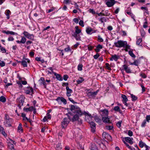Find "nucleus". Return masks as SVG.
Segmentation results:
<instances>
[{
  "mask_svg": "<svg viewBox=\"0 0 150 150\" xmlns=\"http://www.w3.org/2000/svg\"><path fill=\"white\" fill-rule=\"evenodd\" d=\"M74 113L75 114L74 115H73L71 112L66 114V115H67L68 119H70L73 122L79 120V117L84 115V111H82L80 108L79 107L78 108L76 109V110H75Z\"/></svg>",
  "mask_w": 150,
  "mask_h": 150,
  "instance_id": "1",
  "label": "nucleus"
},
{
  "mask_svg": "<svg viewBox=\"0 0 150 150\" xmlns=\"http://www.w3.org/2000/svg\"><path fill=\"white\" fill-rule=\"evenodd\" d=\"M123 142L124 144L129 149H130V148H131V146H130L127 143L125 142V141L124 140L123 141Z\"/></svg>",
  "mask_w": 150,
  "mask_h": 150,
  "instance_id": "57",
  "label": "nucleus"
},
{
  "mask_svg": "<svg viewBox=\"0 0 150 150\" xmlns=\"http://www.w3.org/2000/svg\"><path fill=\"white\" fill-rule=\"evenodd\" d=\"M122 121H119L116 124V125L118 128H120L121 127L122 124Z\"/></svg>",
  "mask_w": 150,
  "mask_h": 150,
  "instance_id": "40",
  "label": "nucleus"
},
{
  "mask_svg": "<svg viewBox=\"0 0 150 150\" xmlns=\"http://www.w3.org/2000/svg\"><path fill=\"white\" fill-rule=\"evenodd\" d=\"M68 77V75H65L63 76V79L64 80L66 81L67 80Z\"/></svg>",
  "mask_w": 150,
  "mask_h": 150,
  "instance_id": "61",
  "label": "nucleus"
},
{
  "mask_svg": "<svg viewBox=\"0 0 150 150\" xmlns=\"http://www.w3.org/2000/svg\"><path fill=\"white\" fill-rule=\"evenodd\" d=\"M125 139L126 141L127 142H128V143L130 144H132L133 143V142L132 141V140L133 139L132 138V139H131L130 137H125Z\"/></svg>",
  "mask_w": 150,
  "mask_h": 150,
  "instance_id": "11",
  "label": "nucleus"
},
{
  "mask_svg": "<svg viewBox=\"0 0 150 150\" xmlns=\"http://www.w3.org/2000/svg\"><path fill=\"white\" fill-rule=\"evenodd\" d=\"M26 41V39L24 37H23L21 39V40L20 41V42H21V43H24Z\"/></svg>",
  "mask_w": 150,
  "mask_h": 150,
  "instance_id": "34",
  "label": "nucleus"
},
{
  "mask_svg": "<svg viewBox=\"0 0 150 150\" xmlns=\"http://www.w3.org/2000/svg\"><path fill=\"white\" fill-rule=\"evenodd\" d=\"M109 1L106 2V4L108 7L112 6L115 4V0H108Z\"/></svg>",
  "mask_w": 150,
  "mask_h": 150,
  "instance_id": "7",
  "label": "nucleus"
},
{
  "mask_svg": "<svg viewBox=\"0 0 150 150\" xmlns=\"http://www.w3.org/2000/svg\"><path fill=\"white\" fill-rule=\"evenodd\" d=\"M0 101L3 103L5 102L6 101V98L4 96H1L0 97Z\"/></svg>",
  "mask_w": 150,
  "mask_h": 150,
  "instance_id": "29",
  "label": "nucleus"
},
{
  "mask_svg": "<svg viewBox=\"0 0 150 150\" xmlns=\"http://www.w3.org/2000/svg\"><path fill=\"white\" fill-rule=\"evenodd\" d=\"M126 44V42L122 40H118L117 42L114 43L115 46L117 47H123Z\"/></svg>",
  "mask_w": 150,
  "mask_h": 150,
  "instance_id": "4",
  "label": "nucleus"
},
{
  "mask_svg": "<svg viewBox=\"0 0 150 150\" xmlns=\"http://www.w3.org/2000/svg\"><path fill=\"white\" fill-rule=\"evenodd\" d=\"M56 100L58 102L60 100L64 104H66L67 103L66 100L62 97H59L57 98Z\"/></svg>",
  "mask_w": 150,
  "mask_h": 150,
  "instance_id": "8",
  "label": "nucleus"
},
{
  "mask_svg": "<svg viewBox=\"0 0 150 150\" xmlns=\"http://www.w3.org/2000/svg\"><path fill=\"white\" fill-rule=\"evenodd\" d=\"M102 120L105 123H110L109 118L108 117H102Z\"/></svg>",
  "mask_w": 150,
  "mask_h": 150,
  "instance_id": "9",
  "label": "nucleus"
},
{
  "mask_svg": "<svg viewBox=\"0 0 150 150\" xmlns=\"http://www.w3.org/2000/svg\"><path fill=\"white\" fill-rule=\"evenodd\" d=\"M123 67L124 69L125 70L126 72L127 73H131V71L130 69L129 68H128L126 65H124Z\"/></svg>",
  "mask_w": 150,
  "mask_h": 150,
  "instance_id": "18",
  "label": "nucleus"
},
{
  "mask_svg": "<svg viewBox=\"0 0 150 150\" xmlns=\"http://www.w3.org/2000/svg\"><path fill=\"white\" fill-rule=\"evenodd\" d=\"M92 31V29L90 27L87 28L86 30V33L88 34H91L92 33L91 32Z\"/></svg>",
  "mask_w": 150,
  "mask_h": 150,
  "instance_id": "22",
  "label": "nucleus"
},
{
  "mask_svg": "<svg viewBox=\"0 0 150 150\" xmlns=\"http://www.w3.org/2000/svg\"><path fill=\"white\" fill-rule=\"evenodd\" d=\"M90 124L91 125V131L93 132L94 133L95 132L96 129V125L95 123L93 122H90Z\"/></svg>",
  "mask_w": 150,
  "mask_h": 150,
  "instance_id": "6",
  "label": "nucleus"
},
{
  "mask_svg": "<svg viewBox=\"0 0 150 150\" xmlns=\"http://www.w3.org/2000/svg\"><path fill=\"white\" fill-rule=\"evenodd\" d=\"M131 96L132 101H135L137 100V97L134 94H131Z\"/></svg>",
  "mask_w": 150,
  "mask_h": 150,
  "instance_id": "28",
  "label": "nucleus"
},
{
  "mask_svg": "<svg viewBox=\"0 0 150 150\" xmlns=\"http://www.w3.org/2000/svg\"><path fill=\"white\" fill-rule=\"evenodd\" d=\"M1 50L2 51L3 53H5L6 52V50L5 49L4 47H1L0 48Z\"/></svg>",
  "mask_w": 150,
  "mask_h": 150,
  "instance_id": "56",
  "label": "nucleus"
},
{
  "mask_svg": "<svg viewBox=\"0 0 150 150\" xmlns=\"http://www.w3.org/2000/svg\"><path fill=\"white\" fill-rule=\"evenodd\" d=\"M98 39L100 42H103V39L102 38H101L99 36H98Z\"/></svg>",
  "mask_w": 150,
  "mask_h": 150,
  "instance_id": "62",
  "label": "nucleus"
},
{
  "mask_svg": "<svg viewBox=\"0 0 150 150\" xmlns=\"http://www.w3.org/2000/svg\"><path fill=\"white\" fill-rule=\"evenodd\" d=\"M123 47L126 48V49H130V46L127 44L126 42V44L125 45V46H124Z\"/></svg>",
  "mask_w": 150,
  "mask_h": 150,
  "instance_id": "55",
  "label": "nucleus"
},
{
  "mask_svg": "<svg viewBox=\"0 0 150 150\" xmlns=\"http://www.w3.org/2000/svg\"><path fill=\"white\" fill-rule=\"evenodd\" d=\"M34 109V107L33 106H31L28 108H23V110L26 112H28V111H32Z\"/></svg>",
  "mask_w": 150,
  "mask_h": 150,
  "instance_id": "17",
  "label": "nucleus"
},
{
  "mask_svg": "<svg viewBox=\"0 0 150 150\" xmlns=\"http://www.w3.org/2000/svg\"><path fill=\"white\" fill-rule=\"evenodd\" d=\"M105 65L106 67L107 68V69L109 70H111V68L109 67V64L108 63H106L105 64Z\"/></svg>",
  "mask_w": 150,
  "mask_h": 150,
  "instance_id": "58",
  "label": "nucleus"
},
{
  "mask_svg": "<svg viewBox=\"0 0 150 150\" xmlns=\"http://www.w3.org/2000/svg\"><path fill=\"white\" fill-rule=\"evenodd\" d=\"M18 131H21L22 132L23 131V129L22 127V125L21 124H20L18 127Z\"/></svg>",
  "mask_w": 150,
  "mask_h": 150,
  "instance_id": "33",
  "label": "nucleus"
},
{
  "mask_svg": "<svg viewBox=\"0 0 150 150\" xmlns=\"http://www.w3.org/2000/svg\"><path fill=\"white\" fill-rule=\"evenodd\" d=\"M8 145L10 149H14V146L13 145L10 143H9L8 144Z\"/></svg>",
  "mask_w": 150,
  "mask_h": 150,
  "instance_id": "44",
  "label": "nucleus"
},
{
  "mask_svg": "<svg viewBox=\"0 0 150 150\" xmlns=\"http://www.w3.org/2000/svg\"><path fill=\"white\" fill-rule=\"evenodd\" d=\"M139 63V62L137 60H135L134 62V65L136 66H137Z\"/></svg>",
  "mask_w": 150,
  "mask_h": 150,
  "instance_id": "64",
  "label": "nucleus"
},
{
  "mask_svg": "<svg viewBox=\"0 0 150 150\" xmlns=\"http://www.w3.org/2000/svg\"><path fill=\"white\" fill-rule=\"evenodd\" d=\"M100 111L102 112V115L103 116H107L108 114V110L107 109H104L103 110H101Z\"/></svg>",
  "mask_w": 150,
  "mask_h": 150,
  "instance_id": "13",
  "label": "nucleus"
},
{
  "mask_svg": "<svg viewBox=\"0 0 150 150\" xmlns=\"http://www.w3.org/2000/svg\"><path fill=\"white\" fill-rule=\"evenodd\" d=\"M96 94H87L86 97L88 99L89 98H94L95 97Z\"/></svg>",
  "mask_w": 150,
  "mask_h": 150,
  "instance_id": "19",
  "label": "nucleus"
},
{
  "mask_svg": "<svg viewBox=\"0 0 150 150\" xmlns=\"http://www.w3.org/2000/svg\"><path fill=\"white\" fill-rule=\"evenodd\" d=\"M34 93L33 91V89L32 88L30 87H28L27 88V89L26 91V94H29L30 93Z\"/></svg>",
  "mask_w": 150,
  "mask_h": 150,
  "instance_id": "10",
  "label": "nucleus"
},
{
  "mask_svg": "<svg viewBox=\"0 0 150 150\" xmlns=\"http://www.w3.org/2000/svg\"><path fill=\"white\" fill-rule=\"evenodd\" d=\"M106 127L107 129L109 130H112L113 128V127L112 126L109 125L106 126Z\"/></svg>",
  "mask_w": 150,
  "mask_h": 150,
  "instance_id": "42",
  "label": "nucleus"
},
{
  "mask_svg": "<svg viewBox=\"0 0 150 150\" xmlns=\"http://www.w3.org/2000/svg\"><path fill=\"white\" fill-rule=\"evenodd\" d=\"M83 65L82 64H80L78 66V69L79 71H81L82 69Z\"/></svg>",
  "mask_w": 150,
  "mask_h": 150,
  "instance_id": "39",
  "label": "nucleus"
},
{
  "mask_svg": "<svg viewBox=\"0 0 150 150\" xmlns=\"http://www.w3.org/2000/svg\"><path fill=\"white\" fill-rule=\"evenodd\" d=\"M94 118L96 122L98 123L99 124L101 123L102 122L101 120L98 116H95L94 117Z\"/></svg>",
  "mask_w": 150,
  "mask_h": 150,
  "instance_id": "15",
  "label": "nucleus"
},
{
  "mask_svg": "<svg viewBox=\"0 0 150 150\" xmlns=\"http://www.w3.org/2000/svg\"><path fill=\"white\" fill-rule=\"evenodd\" d=\"M107 136H106V137H105V139H108L109 141L111 140L112 139V138L111 136L108 134V135H107Z\"/></svg>",
  "mask_w": 150,
  "mask_h": 150,
  "instance_id": "37",
  "label": "nucleus"
},
{
  "mask_svg": "<svg viewBox=\"0 0 150 150\" xmlns=\"http://www.w3.org/2000/svg\"><path fill=\"white\" fill-rule=\"evenodd\" d=\"M66 89L67 90V94H70L72 93V91L71 89L69 88V87L68 86L66 87Z\"/></svg>",
  "mask_w": 150,
  "mask_h": 150,
  "instance_id": "31",
  "label": "nucleus"
},
{
  "mask_svg": "<svg viewBox=\"0 0 150 150\" xmlns=\"http://www.w3.org/2000/svg\"><path fill=\"white\" fill-rule=\"evenodd\" d=\"M146 145L142 141H140L139 142V146L141 147V148H142L144 146H145Z\"/></svg>",
  "mask_w": 150,
  "mask_h": 150,
  "instance_id": "26",
  "label": "nucleus"
},
{
  "mask_svg": "<svg viewBox=\"0 0 150 150\" xmlns=\"http://www.w3.org/2000/svg\"><path fill=\"white\" fill-rule=\"evenodd\" d=\"M80 79L81 80H78L77 81V83L78 84H80L84 80L82 78H81Z\"/></svg>",
  "mask_w": 150,
  "mask_h": 150,
  "instance_id": "46",
  "label": "nucleus"
},
{
  "mask_svg": "<svg viewBox=\"0 0 150 150\" xmlns=\"http://www.w3.org/2000/svg\"><path fill=\"white\" fill-rule=\"evenodd\" d=\"M119 58V57L118 56L115 54L112 56V57L110 58V60L112 61L113 60H114L115 61H117Z\"/></svg>",
  "mask_w": 150,
  "mask_h": 150,
  "instance_id": "14",
  "label": "nucleus"
},
{
  "mask_svg": "<svg viewBox=\"0 0 150 150\" xmlns=\"http://www.w3.org/2000/svg\"><path fill=\"white\" fill-rule=\"evenodd\" d=\"M73 21L76 23H77L79 22V20L77 18H74L73 19Z\"/></svg>",
  "mask_w": 150,
  "mask_h": 150,
  "instance_id": "63",
  "label": "nucleus"
},
{
  "mask_svg": "<svg viewBox=\"0 0 150 150\" xmlns=\"http://www.w3.org/2000/svg\"><path fill=\"white\" fill-rule=\"evenodd\" d=\"M5 122H4V124L6 125V127H10L11 126V123L12 121V120H5Z\"/></svg>",
  "mask_w": 150,
  "mask_h": 150,
  "instance_id": "12",
  "label": "nucleus"
},
{
  "mask_svg": "<svg viewBox=\"0 0 150 150\" xmlns=\"http://www.w3.org/2000/svg\"><path fill=\"white\" fill-rule=\"evenodd\" d=\"M70 120V119L68 120L67 118H64L63 121L62 122V126L63 128H65L67 126L68 124L69 123Z\"/></svg>",
  "mask_w": 150,
  "mask_h": 150,
  "instance_id": "3",
  "label": "nucleus"
},
{
  "mask_svg": "<svg viewBox=\"0 0 150 150\" xmlns=\"http://www.w3.org/2000/svg\"><path fill=\"white\" fill-rule=\"evenodd\" d=\"M140 76L143 78H145L146 77V75L143 73L141 74Z\"/></svg>",
  "mask_w": 150,
  "mask_h": 150,
  "instance_id": "60",
  "label": "nucleus"
},
{
  "mask_svg": "<svg viewBox=\"0 0 150 150\" xmlns=\"http://www.w3.org/2000/svg\"><path fill=\"white\" fill-rule=\"evenodd\" d=\"M100 21L102 23H103L104 21L106 22V19L104 17L101 18L100 19Z\"/></svg>",
  "mask_w": 150,
  "mask_h": 150,
  "instance_id": "36",
  "label": "nucleus"
},
{
  "mask_svg": "<svg viewBox=\"0 0 150 150\" xmlns=\"http://www.w3.org/2000/svg\"><path fill=\"white\" fill-rule=\"evenodd\" d=\"M85 90L87 91V92H86V93H91V94H93V91L92 90H91L90 89H89V90L86 89Z\"/></svg>",
  "mask_w": 150,
  "mask_h": 150,
  "instance_id": "41",
  "label": "nucleus"
},
{
  "mask_svg": "<svg viewBox=\"0 0 150 150\" xmlns=\"http://www.w3.org/2000/svg\"><path fill=\"white\" fill-rule=\"evenodd\" d=\"M148 23L146 21V22L144 23V24L143 25V27L144 28H146L148 27V25H147Z\"/></svg>",
  "mask_w": 150,
  "mask_h": 150,
  "instance_id": "54",
  "label": "nucleus"
},
{
  "mask_svg": "<svg viewBox=\"0 0 150 150\" xmlns=\"http://www.w3.org/2000/svg\"><path fill=\"white\" fill-rule=\"evenodd\" d=\"M24 35L29 39L33 40L34 39V36L33 34H30L28 32L24 31L23 33Z\"/></svg>",
  "mask_w": 150,
  "mask_h": 150,
  "instance_id": "5",
  "label": "nucleus"
},
{
  "mask_svg": "<svg viewBox=\"0 0 150 150\" xmlns=\"http://www.w3.org/2000/svg\"><path fill=\"white\" fill-rule=\"evenodd\" d=\"M91 150H98V148L95 144H92L90 148Z\"/></svg>",
  "mask_w": 150,
  "mask_h": 150,
  "instance_id": "20",
  "label": "nucleus"
},
{
  "mask_svg": "<svg viewBox=\"0 0 150 150\" xmlns=\"http://www.w3.org/2000/svg\"><path fill=\"white\" fill-rule=\"evenodd\" d=\"M25 98L24 96L22 95L20 96V97L18 98L16 100L17 102L18 103V106L21 109V106L23 105V103L24 102Z\"/></svg>",
  "mask_w": 150,
  "mask_h": 150,
  "instance_id": "2",
  "label": "nucleus"
},
{
  "mask_svg": "<svg viewBox=\"0 0 150 150\" xmlns=\"http://www.w3.org/2000/svg\"><path fill=\"white\" fill-rule=\"evenodd\" d=\"M22 64L24 67H27V64L25 60H23L21 62Z\"/></svg>",
  "mask_w": 150,
  "mask_h": 150,
  "instance_id": "32",
  "label": "nucleus"
},
{
  "mask_svg": "<svg viewBox=\"0 0 150 150\" xmlns=\"http://www.w3.org/2000/svg\"><path fill=\"white\" fill-rule=\"evenodd\" d=\"M78 108V107H77L76 106L71 105V106L70 110L72 111L73 110H74V112H75V110H76V109H77Z\"/></svg>",
  "mask_w": 150,
  "mask_h": 150,
  "instance_id": "27",
  "label": "nucleus"
},
{
  "mask_svg": "<svg viewBox=\"0 0 150 150\" xmlns=\"http://www.w3.org/2000/svg\"><path fill=\"white\" fill-rule=\"evenodd\" d=\"M62 148V147L60 143H58L56 145V149L57 150H61Z\"/></svg>",
  "mask_w": 150,
  "mask_h": 150,
  "instance_id": "25",
  "label": "nucleus"
},
{
  "mask_svg": "<svg viewBox=\"0 0 150 150\" xmlns=\"http://www.w3.org/2000/svg\"><path fill=\"white\" fill-rule=\"evenodd\" d=\"M89 11L90 13H92L93 14H94L96 13L93 9H90Z\"/></svg>",
  "mask_w": 150,
  "mask_h": 150,
  "instance_id": "59",
  "label": "nucleus"
},
{
  "mask_svg": "<svg viewBox=\"0 0 150 150\" xmlns=\"http://www.w3.org/2000/svg\"><path fill=\"white\" fill-rule=\"evenodd\" d=\"M78 148L79 149H83V147L80 143H79L78 144Z\"/></svg>",
  "mask_w": 150,
  "mask_h": 150,
  "instance_id": "52",
  "label": "nucleus"
},
{
  "mask_svg": "<svg viewBox=\"0 0 150 150\" xmlns=\"http://www.w3.org/2000/svg\"><path fill=\"white\" fill-rule=\"evenodd\" d=\"M114 110L117 112H119L120 111V107L118 106L115 107L114 108Z\"/></svg>",
  "mask_w": 150,
  "mask_h": 150,
  "instance_id": "38",
  "label": "nucleus"
},
{
  "mask_svg": "<svg viewBox=\"0 0 150 150\" xmlns=\"http://www.w3.org/2000/svg\"><path fill=\"white\" fill-rule=\"evenodd\" d=\"M83 23H84L83 21L81 20L80 21L79 23V24L80 25H81L82 27H83L84 26Z\"/></svg>",
  "mask_w": 150,
  "mask_h": 150,
  "instance_id": "45",
  "label": "nucleus"
},
{
  "mask_svg": "<svg viewBox=\"0 0 150 150\" xmlns=\"http://www.w3.org/2000/svg\"><path fill=\"white\" fill-rule=\"evenodd\" d=\"M76 29L75 32L74 33L75 34H79L81 32V30L78 28V27L76 26L75 27Z\"/></svg>",
  "mask_w": 150,
  "mask_h": 150,
  "instance_id": "24",
  "label": "nucleus"
},
{
  "mask_svg": "<svg viewBox=\"0 0 150 150\" xmlns=\"http://www.w3.org/2000/svg\"><path fill=\"white\" fill-rule=\"evenodd\" d=\"M142 38H140L137 41V44L139 45L142 46L141 45H140V43L142 42Z\"/></svg>",
  "mask_w": 150,
  "mask_h": 150,
  "instance_id": "35",
  "label": "nucleus"
},
{
  "mask_svg": "<svg viewBox=\"0 0 150 150\" xmlns=\"http://www.w3.org/2000/svg\"><path fill=\"white\" fill-rule=\"evenodd\" d=\"M146 120H144L142 122V125H141V126L142 127H144L145 126V124L146 123Z\"/></svg>",
  "mask_w": 150,
  "mask_h": 150,
  "instance_id": "49",
  "label": "nucleus"
},
{
  "mask_svg": "<svg viewBox=\"0 0 150 150\" xmlns=\"http://www.w3.org/2000/svg\"><path fill=\"white\" fill-rule=\"evenodd\" d=\"M5 120H12V119L10 118L9 116L7 114H5L4 117Z\"/></svg>",
  "mask_w": 150,
  "mask_h": 150,
  "instance_id": "30",
  "label": "nucleus"
},
{
  "mask_svg": "<svg viewBox=\"0 0 150 150\" xmlns=\"http://www.w3.org/2000/svg\"><path fill=\"white\" fill-rule=\"evenodd\" d=\"M5 63L3 61H1L0 60V66L1 67H4L5 66Z\"/></svg>",
  "mask_w": 150,
  "mask_h": 150,
  "instance_id": "47",
  "label": "nucleus"
},
{
  "mask_svg": "<svg viewBox=\"0 0 150 150\" xmlns=\"http://www.w3.org/2000/svg\"><path fill=\"white\" fill-rule=\"evenodd\" d=\"M54 74L56 76V78L59 81H62V78L61 77L59 74H57L56 73L54 72Z\"/></svg>",
  "mask_w": 150,
  "mask_h": 150,
  "instance_id": "16",
  "label": "nucleus"
},
{
  "mask_svg": "<svg viewBox=\"0 0 150 150\" xmlns=\"http://www.w3.org/2000/svg\"><path fill=\"white\" fill-rule=\"evenodd\" d=\"M129 54L132 57H135V55L132 51H129Z\"/></svg>",
  "mask_w": 150,
  "mask_h": 150,
  "instance_id": "43",
  "label": "nucleus"
},
{
  "mask_svg": "<svg viewBox=\"0 0 150 150\" xmlns=\"http://www.w3.org/2000/svg\"><path fill=\"white\" fill-rule=\"evenodd\" d=\"M84 115H88V116L90 117L91 118H92L93 117V116L91 115V114H89L85 111H84Z\"/></svg>",
  "mask_w": 150,
  "mask_h": 150,
  "instance_id": "53",
  "label": "nucleus"
},
{
  "mask_svg": "<svg viewBox=\"0 0 150 150\" xmlns=\"http://www.w3.org/2000/svg\"><path fill=\"white\" fill-rule=\"evenodd\" d=\"M107 135H108L107 133L105 132H103L102 134V137L103 139H105V137H106V136H107Z\"/></svg>",
  "mask_w": 150,
  "mask_h": 150,
  "instance_id": "50",
  "label": "nucleus"
},
{
  "mask_svg": "<svg viewBox=\"0 0 150 150\" xmlns=\"http://www.w3.org/2000/svg\"><path fill=\"white\" fill-rule=\"evenodd\" d=\"M146 120L148 122H149V121L150 120V115H148L146 116Z\"/></svg>",
  "mask_w": 150,
  "mask_h": 150,
  "instance_id": "48",
  "label": "nucleus"
},
{
  "mask_svg": "<svg viewBox=\"0 0 150 150\" xmlns=\"http://www.w3.org/2000/svg\"><path fill=\"white\" fill-rule=\"evenodd\" d=\"M122 97L123 99L122 100V102H127L128 101V99L127 98V96L124 94H122Z\"/></svg>",
  "mask_w": 150,
  "mask_h": 150,
  "instance_id": "23",
  "label": "nucleus"
},
{
  "mask_svg": "<svg viewBox=\"0 0 150 150\" xmlns=\"http://www.w3.org/2000/svg\"><path fill=\"white\" fill-rule=\"evenodd\" d=\"M128 134L129 136H132L133 135V132L132 131L129 130L128 131Z\"/></svg>",
  "mask_w": 150,
  "mask_h": 150,
  "instance_id": "51",
  "label": "nucleus"
},
{
  "mask_svg": "<svg viewBox=\"0 0 150 150\" xmlns=\"http://www.w3.org/2000/svg\"><path fill=\"white\" fill-rule=\"evenodd\" d=\"M77 40H80V35L74 33L72 35Z\"/></svg>",
  "mask_w": 150,
  "mask_h": 150,
  "instance_id": "21",
  "label": "nucleus"
}]
</instances>
